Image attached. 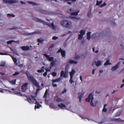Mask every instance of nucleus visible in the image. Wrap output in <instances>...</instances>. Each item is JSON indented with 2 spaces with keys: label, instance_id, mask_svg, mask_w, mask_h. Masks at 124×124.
<instances>
[{
  "label": "nucleus",
  "instance_id": "nucleus-5",
  "mask_svg": "<svg viewBox=\"0 0 124 124\" xmlns=\"http://www.w3.org/2000/svg\"><path fill=\"white\" fill-rule=\"evenodd\" d=\"M68 75V72L66 70V68H65V71L64 72L63 70H62L61 72L60 76L61 77H63L64 78H67Z\"/></svg>",
  "mask_w": 124,
  "mask_h": 124
},
{
  "label": "nucleus",
  "instance_id": "nucleus-28",
  "mask_svg": "<svg viewBox=\"0 0 124 124\" xmlns=\"http://www.w3.org/2000/svg\"><path fill=\"white\" fill-rule=\"evenodd\" d=\"M36 104L37 105V106L36 105H35V109L36 108L38 109L39 108L40 105L39 104V103L37 102V104Z\"/></svg>",
  "mask_w": 124,
  "mask_h": 124
},
{
  "label": "nucleus",
  "instance_id": "nucleus-51",
  "mask_svg": "<svg viewBox=\"0 0 124 124\" xmlns=\"http://www.w3.org/2000/svg\"><path fill=\"white\" fill-rule=\"evenodd\" d=\"M96 62H97L96 61H94L92 64V66H93L95 65H96Z\"/></svg>",
  "mask_w": 124,
  "mask_h": 124
},
{
  "label": "nucleus",
  "instance_id": "nucleus-22",
  "mask_svg": "<svg viewBox=\"0 0 124 124\" xmlns=\"http://www.w3.org/2000/svg\"><path fill=\"white\" fill-rule=\"evenodd\" d=\"M79 12V11H78L76 12L72 13L70 14V15H74L76 16L78 15V13Z\"/></svg>",
  "mask_w": 124,
  "mask_h": 124
},
{
  "label": "nucleus",
  "instance_id": "nucleus-16",
  "mask_svg": "<svg viewBox=\"0 0 124 124\" xmlns=\"http://www.w3.org/2000/svg\"><path fill=\"white\" fill-rule=\"evenodd\" d=\"M38 11L40 13H42L47 14V11L45 10H43L42 9H40L38 10Z\"/></svg>",
  "mask_w": 124,
  "mask_h": 124
},
{
  "label": "nucleus",
  "instance_id": "nucleus-18",
  "mask_svg": "<svg viewBox=\"0 0 124 124\" xmlns=\"http://www.w3.org/2000/svg\"><path fill=\"white\" fill-rule=\"evenodd\" d=\"M54 100L55 101L58 102H61L63 101V100L62 99L59 98H55Z\"/></svg>",
  "mask_w": 124,
  "mask_h": 124
},
{
  "label": "nucleus",
  "instance_id": "nucleus-53",
  "mask_svg": "<svg viewBox=\"0 0 124 124\" xmlns=\"http://www.w3.org/2000/svg\"><path fill=\"white\" fill-rule=\"evenodd\" d=\"M66 91H67L66 89H65L62 92L61 94H63L65 93H66Z\"/></svg>",
  "mask_w": 124,
  "mask_h": 124
},
{
  "label": "nucleus",
  "instance_id": "nucleus-38",
  "mask_svg": "<svg viewBox=\"0 0 124 124\" xmlns=\"http://www.w3.org/2000/svg\"><path fill=\"white\" fill-rule=\"evenodd\" d=\"M5 63L4 62H1V63L0 64V66H4L5 65Z\"/></svg>",
  "mask_w": 124,
  "mask_h": 124
},
{
  "label": "nucleus",
  "instance_id": "nucleus-39",
  "mask_svg": "<svg viewBox=\"0 0 124 124\" xmlns=\"http://www.w3.org/2000/svg\"><path fill=\"white\" fill-rule=\"evenodd\" d=\"M44 40H41L40 39H38V42L40 43H43V42L44 41Z\"/></svg>",
  "mask_w": 124,
  "mask_h": 124
},
{
  "label": "nucleus",
  "instance_id": "nucleus-33",
  "mask_svg": "<svg viewBox=\"0 0 124 124\" xmlns=\"http://www.w3.org/2000/svg\"><path fill=\"white\" fill-rule=\"evenodd\" d=\"M80 34L83 36L85 33V31H84L82 30L80 31Z\"/></svg>",
  "mask_w": 124,
  "mask_h": 124
},
{
  "label": "nucleus",
  "instance_id": "nucleus-1",
  "mask_svg": "<svg viewBox=\"0 0 124 124\" xmlns=\"http://www.w3.org/2000/svg\"><path fill=\"white\" fill-rule=\"evenodd\" d=\"M25 74L27 76L28 80L32 83V85H34L38 88H40L39 83L34 77L31 76L30 73L28 71L26 72Z\"/></svg>",
  "mask_w": 124,
  "mask_h": 124
},
{
  "label": "nucleus",
  "instance_id": "nucleus-23",
  "mask_svg": "<svg viewBox=\"0 0 124 124\" xmlns=\"http://www.w3.org/2000/svg\"><path fill=\"white\" fill-rule=\"evenodd\" d=\"M96 5L97 6H99V5L102 2V0H101L100 1H99L98 0H97L96 1Z\"/></svg>",
  "mask_w": 124,
  "mask_h": 124
},
{
  "label": "nucleus",
  "instance_id": "nucleus-41",
  "mask_svg": "<svg viewBox=\"0 0 124 124\" xmlns=\"http://www.w3.org/2000/svg\"><path fill=\"white\" fill-rule=\"evenodd\" d=\"M54 44H52L50 46L48 47V49H49L50 48H52L54 47Z\"/></svg>",
  "mask_w": 124,
  "mask_h": 124
},
{
  "label": "nucleus",
  "instance_id": "nucleus-3",
  "mask_svg": "<svg viewBox=\"0 0 124 124\" xmlns=\"http://www.w3.org/2000/svg\"><path fill=\"white\" fill-rule=\"evenodd\" d=\"M31 98L29 97H27V99L28 102L30 103H34L35 104H37V102L36 101V96H33L31 95Z\"/></svg>",
  "mask_w": 124,
  "mask_h": 124
},
{
  "label": "nucleus",
  "instance_id": "nucleus-55",
  "mask_svg": "<svg viewBox=\"0 0 124 124\" xmlns=\"http://www.w3.org/2000/svg\"><path fill=\"white\" fill-rule=\"evenodd\" d=\"M52 85L54 87H56L57 86V85L56 84H54V83H53L52 84Z\"/></svg>",
  "mask_w": 124,
  "mask_h": 124
},
{
  "label": "nucleus",
  "instance_id": "nucleus-47",
  "mask_svg": "<svg viewBox=\"0 0 124 124\" xmlns=\"http://www.w3.org/2000/svg\"><path fill=\"white\" fill-rule=\"evenodd\" d=\"M107 110V108H103L102 110V112H106Z\"/></svg>",
  "mask_w": 124,
  "mask_h": 124
},
{
  "label": "nucleus",
  "instance_id": "nucleus-30",
  "mask_svg": "<svg viewBox=\"0 0 124 124\" xmlns=\"http://www.w3.org/2000/svg\"><path fill=\"white\" fill-rule=\"evenodd\" d=\"M55 62L54 60L52 61L51 63V66L52 67H53L55 65Z\"/></svg>",
  "mask_w": 124,
  "mask_h": 124
},
{
  "label": "nucleus",
  "instance_id": "nucleus-27",
  "mask_svg": "<svg viewBox=\"0 0 124 124\" xmlns=\"http://www.w3.org/2000/svg\"><path fill=\"white\" fill-rule=\"evenodd\" d=\"M14 93L16 94H18V95L20 96H25V95H23V94H22V93H20V92H16L15 93Z\"/></svg>",
  "mask_w": 124,
  "mask_h": 124
},
{
  "label": "nucleus",
  "instance_id": "nucleus-43",
  "mask_svg": "<svg viewBox=\"0 0 124 124\" xmlns=\"http://www.w3.org/2000/svg\"><path fill=\"white\" fill-rule=\"evenodd\" d=\"M51 74L53 77H55L56 76L57 73L55 72H53Z\"/></svg>",
  "mask_w": 124,
  "mask_h": 124
},
{
  "label": "nucleus",
  "instance_id": "nucleus-26",
  "mask_svg": "<svg viewBox=\"0 0 124 124\" xmlns=\"http://www.w3.org/2000/svg\"><path fill=\"white\" fill-rule=\"evenodd\" d=\"M101 62L100 61H98L97 62L96 64V66L97 67L101 65Z\"/></svg>",
  "mask_w": 124,
  "mask_h": 124
},
{
  "label": "nucleus",
  "instance_id": "nucleus-54",
  "mask_svg": "<svg viewBox=\"0 0 124 124\" xmlns=\"http://www.w3.org/2000/svg\"><path fill=\"white\" fill-rule=\"evenodd\" d=\"M39 89H37L35 93V95H37V93H38L39 91Z\"/></svg>",
  "mask_w": 124,
  "mask_h": 124
},
{
  "label": "nucleus",
  "instance_id": "nucleus-8",
  "mask_svg": "<svg viewBox=\"0 0 124 124\" xmlns=\"http://www.w3.org/2000/svg\"><path fill=\"white\" fill-rule=\"evenodd\" d=\"M43 55L46 58H48V60L49 61H52L54 59V57H49L50 55H48L46 54H44Z\"/></svg>",
  "mask_w": 124,
  "mask_h": 124
},
{
  "label": "nucleus",
  "instance_id": "nucleus-32",
  "mask_svg": "<svg viewBox=\"0 0 124 124\" xmlns=\"http://www.w3.org/2000/svg\"><path fill=\"white\" fill-rule=\"evenodd\" d=\"M8 90L5 89H3L2 88H0V92L3 93L4 92V91L5 92H7Z\"/></svg>",
  "mask_w": 124,
  "mask_h": 124
},
{
  "label": "nucleus",
  "instance_id": "nucleus-7",
  "mask_svg": "<svg viewBox=\"0 0 124 124\" xmlns=\"http://www.w3.org/2000/svg\"><path fill=\"white\" fill-rule=\"evenodd\" d=\"M120 65V62L118 63L115 66L112 67L111 69L112 71H114L118 69Z\"/></svg>",
  "mask_w": 124,
  "mask_h": 124
},
{
  "label": "nucleus",
  "instance_id": "nucleus-36",
  "mask_svg": "<svg viewBox=\"0 0 124 124\" xmlns=\"http://www.w3.org/2000/svg\"><path fill=\"white\" fill-rule=\"evenodd\" d=\"M83 94H81L80 95H79L78 97V98H79V100L80 102H81V99L82 98V96H83Z\"/></svg>",
  "mask_w": 124,
  "mask_h": 124
},
{
  "label": "nucleus",
  "instance_id": "nucleus-37",
  "mask_svg": "<svg viewBox=\"0 0 124 124\" xmlns=\"http://www.w3.org/2000/svg\"><path fill=\"white\" fill-rule=\"evenodd\" d=\"M106 5V4L105 2H104L103 4H102L100 5V8H101L105 6Z\"/></svg>",
  "mask_w": 124,
  "mask_h": 124
},
{
  "label": "nucleus",
  "instance_id": "nucleus-15",
  "mask_svg": "<svg viewBox=\"0 0 124 124\" xmlns=\"http://www.w3.org/2000/svg\"><path fill=\"white\" fill-rule=\"evenodd\" d=\"M21 47L23 50H27L29 49V47L28 46H22Z\"/></svg>",
  "mask_w": 124,
  "mask_h": 124
},
{
  "label": "nucleus",
  "instance_id": "nucleus-12",
  "mask_svg": "<svg viewBox=\"0 0 124 124\" xmlns=\"http://www.w3.org/2000/svg\"><path fill=\"white\" fill-rule=\"evenodd\" d=\"M61 79V78H58L56 79H53L52 80V82L53 83H54L56 82H59Z\"/></svg>",
  "mask_w": 124,
  "mask_h": 124
},
{
  "label": "nucleus",
  "instance_id": "nucleus-58",
  "mask_svg": "<svg viewBox=\"0 0 124 124\" xmlns=\"http://www.w3.org/2000/svg\"><path fill=\"white\" fill-rule=\"evenodd\" d=\"M47 74V72L46 71L45 72V73L43 74V75L44 77H46Z\"/></svg>",
  "mask_w": 124,
  "mask_h": 124
},
{
  "label": "nucleus",
  "instance_id": "nucleus-21",
  "mask_svg": "<svg viewBox=\"0 0 124 124\" xmlns=\"http://www.w3.org/2000/svg\"><path fill=\"white\" fill-rule=\"evenodd\" d=\"M109 60H107L106 62L105 63L104 65L105 66H106L108 65H111V63L109 62Z\"/></svg>",
  "mask_w": 124,
  "mask_h": 124
},
{
  "label": "nucleus",
  "instance_id": "nucleus-25",
  "mask_svg": "<svg viewBox=\"0 0 124 124\" xmlns=\"http://www.w3.org/2000/svg\"><path fill=\"white\" fill-rule=\"evenodd\" d=\"M28 2L29 4H32L34 5H39L36 3L34 2L31 1H29Z\"/></svg>",
  "mask_w": 124,
  "mask_h": 124
},
{
  "label": "nucleus",
  "instance_id": "nucleus-9",
  "mask_svg": "<svg viewBox=\"0 0 124 124\" xmlns=\"http://www.w3.org/2000/svg\"><path fill=\"white\" fill-rule=\"evenodd\" d=\"M111 121H119L121 122H124V120H121V118H113L112 119Z\"/></svg>",
  "mask_w": 124,
  "mask_h": 124
},
{
  "label": "nucleus",
  "instance_id": "nucleus-60",
  "mask_svg": "<svg viewBox=\"0 0 124 124\" xmlns=\"http://www.w3.org/2000/svg\"><path fill=\"white\" fill-rule=\"evenodd\" d=\"M90 36H87V39L88 40H89L90 39Z\"/></svg>",
  "mask_w": 124,
  "mask_h": 124
},
{
  "label": "nucleus",
  "instance_id": "nucleus-29",
  "mask_svg": "<svg viewBox=\"0 0 124 124\" xmlns=\"http://www.w3.org/2000/svg\"><path fill=\"white\" fill-rule=\"evenodd\" d=\"M13 42H16L13 40H11L8 41L7 43L8 44H11Z\"/></svg>",
  "mask_w": 124,
  "mask_h": 124
},
{
  "label": "nucleus",
  "instance_id": "nucleus-17",
  "mask_svg": "<svg viewBox=\"0 0 124 124\" xmlns=\"http://www.w3.org/2000/svg\"><path fill=\"white\" fill-rule=\"evenodd\" d=\"M18 1L16 0H8V3L10 4L17 2Z\"/></svg>",
  "mask_w": 124,
  "mask_h": 124
},
{
  "label": "nucleus",
  "instance_id": "nucleus-64",
  "mask_svg": "<svg viewBox=\"0 0 124 124\" xmlns=\"http://www.w3.org/2000/svg\"><path fill=\"white\" fill-rule=\"evenodd\" d=\"M23 64H20L18 66L20 67H22L23 66Z\"/></svg>",
  "mask_w": 124,
  "mask_h": 124
},
{
  "label": "nucleus",
  "instance_id": "nucleus-61",
  "mask_svg": "<svg viewBox=\"0 0 124 124\" xmlns=\"http://www.w3.org/2000/svg\"><path fill=\"white\" fill-rule=\"evenodd\" d=\"M46 72H47V71L48 72L50 71V69H46Z\"/></svg>",
  "mask_w": 124,
  "mask_h": 124
},
{
  "label": "nucleus",
  "instance_id": "nucleus-14",
  "mask_svg": "<svg viewBox=\"0 0 124 124\" xmlns=\"http://www.w3.org/2000/svg\"><path fill=\"white\" fill-rule=\"evenodd\" d=\"M67 20L62 21L60 23V24L62 25L65 27V25L66 24Z\"/></svg>",
  "mask_w": 124,
  "mask_h": 124
},
{
  "label": "nucleus",
  "instance_id": "nucleus-31",
  "mask_svg": "<svg viewBox=\"0 0 124 124\" xmlns=\"http://www.w3.org/2000/svg\"><path fill=\"white\" fill-rule=\"evenodd\" d=\"M61 54L62 56L63 57H65V51L63 50L62 51V52L61 53Z\"/></svg>",
  "mask_w": 124,
  "mask_h": 124
},
{
  "label": "nucleus",
  "instance_id": "nucleus-20",
  "mask_svg": "<svg viewBox=\"0 0 124 124\" xmlns=\"http://www.w3.org/2000/svg\"><path fill=\"white\" fill-rule=\"evenodd\" d=\"M75 72L74 70H72L71 71L70 73V77L72 78H73V75L75 73Z\"/></svg>",
  "mask_w": 124,
  "mask_h": 124
},
{
  "label": "nucleus",
  "instance_id": "nucleus-10",
  "mask_svg": "<svg viewBox=\"0 0 124 124\" xmlns=\"http://www.w3.org/2000/svg\"><path fill=\"white\" fill-rule=\"evenodd\" d=\"M71 23L70 22L67 21L66 24L65 25V27L68 28H70L71 27Z\"/></svg>",
  "mask_w": 124,
  "mask_h": 124
},
{
  "label": "nucleus",
  "instance_id": "nucleus-6",
  "mask_svg": "<svg viewBox=\"0 0 124 124\" xmlns=\"http://www.w3.org/2000/svg\"><path fill=\"white\" fill-rule=\"evenodd\" d=\"M28 84V83H27L23 84L21 88L22 91H25L26 90Z\"/></svg>",
  "mask_w": 124,
  "mask_h": 124
},
{
  "label": "nucleus",
  "instance_id": "nucleus-46",
  "mask_svg": "<svg viewBox=\"0 0 124 124\" xmlns=\"http://www.w3.org/2000/svg\"><path fill=\"white\" fill-rule=\"evenodd\" d=\"M63 51V50L62 49V48H60L59 49V50L57 51V53H60V52H61H61H62V51Z\"/></svg>",
  "mask_w": 124,
  "mask_h": 124
},
{
  "label": "nucleus",
  "instance_id": "nucleus-63",
  "mask_svg": "<svg viewBox=\"0 0 124 124\" xmlns=\"http://www.w3.org/2000/svg\"><path fill=\"white\" fill-rule=\"evenodd\" d=\"M9 48L10 49L11 51L14 52V50L11 47H9Z\"/></svg>",
  "mask_w": 124,
  "mask_h": 124
},
{
  "label": "nucleus",
  "instance_id": "nucleus-45",
  "mask_svg": "<svg viewBox=\"0 0 124 124\" xmlns=\"http://www.w3.org/2000/svg\"><path fill=\"white\" fill-rule=\"evenodd\" d=\"M73 11V10L71 8L69 9L68 10V12L69 13H71V12H72Z\"/></svg>",
  "mask_w": 124,
  "mask_h": 124
},
{
  "label": "nucleus",
  "instance_id": "nucleus-48",
  "mask_svg": "<svg viewBox=\"0 0 124 124\" xmlns=\"http://www.w3.org/2000/svg\"><path fill=\"white\" fill-rule=\"evenodd\" d=\"M80 58V56L78 55H76L74 58L76 59H78Z\"/></svg>",
  "mask_w": 124,
  "mask_h": 124
},
{
  "label": "nucleus",
  "instance_id": "nucleus-11",
  "mask_svg": "<svg viewBox=\"0 0 124 124\" xmlns=\"http://www.w3.org/2000/svg\"><path fill=\"white\" fill-rule=\"evenodd\" d=\"M10 56L12 58L14 62V63L15 65H18L17 63V59L15 58L14 56L11 55H10Z\"/></svg>",
  "mask_w": 124,
  "mask_h": 124
},
{
  "label": "nucleus",
  "instance_id": "nucleus-49",
  "mask_svg": "<svg viewBox=\"0 0 124 124\" xmlns=\"http://www.w3.org/2000/svg\"><path fill=\"white\" fill-rule=\"evenodd\" d=\"M58 39V37H56L55 36H53L52 38L53 40H56V39Z\"/></svg>",
  "mask_w": 124,
  "mask_h": 124
},
{
  "label": "nucleus",
  "instance_id": "nucleus-59",
  "mask_svg": "<svg viewBox=\"0 0 124 124\" xmlns=\"http://www.w3.org/2000/svg\"><path fill=\"white\" fill-rule=\"evenodd\" d=\"M120 114L119 112H117L116 114V116H119L120 115Z\"/></svg>",
  "mask_w": 124,
  "mask_h": 124
},
{
  "label": "nucleus",
  "instance_id": "nucleus-56",
  "mask_svg": "<svg viewBox=\"0 0 124 124\" xmlns=\"http://www.w3.org/2000/svg\"><path fill=\"white\" fill-rule=\"evenodd\" d=\"M91 33V32H88L87 34V36H90V35Z\"/></svg>",
  "mask_w": 124,
  "mask_h": 124
},
{
  "label": "nucleus",
  "instance_id": "nucleus-44",
  "mask_svg": "<svg viewBox=\"0 0 124 124\" xmlns=\"http://www.w3.org/2000/svg\"><path fill=\"white\" fill-rule=\"evenodd\" d=\"M20 73V72L16 71L15 72V73L13 74V75L14 76H16L18 74Z\"/></svg>",
  "mask_w": 124,
  "mask_h": 124
},
{
  "label": "nucleus",
  "instance_id": "nucleus-2",
  "mask_svg": "<svg viewBox=\"0 0 124 124\" xmlns=\"http://www.w3.org/2000/svg\"><path fill=\"white\" fill-rule=\"evenodd\" d=\"M35 20L37 22L42 23L44 25L47 26H48L50 27L53 30H54L55 29V28L54 24L53 22L51 24H49L38 18H35Z\"/></svg>",
  "mask_w": 124,
  "mask_h": 124
},
{
  "label": "nucleus",
  "instance_id": "nucleus-13",
  "mask_svg": "<svg viewBox=\"0 0 124 124\" xmlns=\"http://www.w3.org/2000/svg\"><path fill=\"white\" fill-rule=\"evenodd\" d=\"M69 63L70 64H77L78 62L77 61H74L73 60L70 59L69 61Z\"/></svg>",
  "mask_w": 124,
  "mask_h": 124
},
{
  "label": "nucleus",
  "instance_id": "nucleus-50",
  "mask_svg": "<svg viewBox=\"0 0 124 124\" xmlns=\"http://www.w3.org/2000/svg\"><path fill=\"white\" fill-rule=\"evenodd\" d=\"M76 0H63L64 2H66L70 1V0H71L72 1H75Z\"/></svg>",
  "mask_w": 124,
  "mask_h": 124
},
{
  "label": "nucleus",
  "instance_id": "nucleus-35",
  "mask_svg": "<svg viewBox=\"0 0 124 124\" xmlns=\"http://www.w3.org/2000/svg\"><path fill=\"white\" fill-rule=\"evenodd\" d=\"M83 36L80 34H79L78 35V39H81L83 37Z\"/></svg>",
  "mask_w": 124,
  "mask_h": 124
},
{
  "label": "nucleus",
  "instance_id": "nucleus-4",
  "mask_svg": "<svg viewBox=\"0 0 124 124\" xmlns=\"http://www.w3.org/2000/svg\"><path fill=\"white\" fill-rule=\"evenodd\" d=\"M93 95L92 93H90L88 97L86 99V102H90V100H91V101L90 103L91 105L93 107L94 106L93 101Z\"/></svg>",
  "mask_w": 124,
  "mask_h": 124
},
{
  "label": "nucleus",
  "instance_id": "nucleus-34",
  "mask_svg": "<svg viewBox=\"0 0 124 124\" xmlns=\"http://www.w3.org/2000/svg\"><path fill=\"white\" fill-rule=\"evenodd\" d=\"M0 54L1 55H9L10 56L11 55L10 54H9L8 53H0Z\"/></svg>",
  "mask_w": 124,
  "mask_h": 124
},
{
  "label": "nucleus",
  "instance_id": "nucleus-62",
  "mask_svg": "<svg viewBox=\"0 0 124 124\" xmlns=\"http://www.w3.org/2000/svg\"><path fill=\"white\" fill-rule=\"evenodd\" d=\"M20 2V3L22 4H26V3L23 1H21Z\"/></svg>",
  "mask_w": 124,
  "mask_h": 124
},
{
  "label": "nucleus",
  "instance_id": "nucleus-40",
  "mask_svg": "<svg viewBox=\"0 0 124 124\" xmlns=\"http://www.w3.org/2000/svg\"><path fill=\"white\" fill-rule=\"evenodd\" d=\"M48 91V89H46V90L45 92V94H44V97H47L46 94L47 93Z\"/></svg>",
  "mask_w": 124,
  "mask_h": 124
},
{
  "label": "nucleus",
  "instance_id": "nucleus-52",
  "mask_svg": "<svg viewBox=\"0 0 124 124\" xmlns=\"http://www.w3.org/2000/svg\"><path fill=\"white\" fill-rule=\"evenodd\" d=\"M73 78H71V77H70V83L71 84L72 83L74 82L72 80Z\"/></svg>",
  "mask_w": 124,
  "mask_h": 124
},
{
  "label": "nucleus",
  "instance_id": "nucleus-57",
  "mask_svg": "<svg viewBox=\"0 0 124 124\" xmlns=\"http://www.w3.org/2000/svg\"><path fill=\"white\" fill-rule=\"evenodd\" d=\"M8 0H3V2L4 3H8Z\"/></svg>",
  "mask_w": 124,
  "mask_h": 124
},
{
  "label": "nucleus",
  "instance_id": "nucleus-24",
  "mask_svg": "<svg viewBox=\"0 0 124 124\" xmlns=\"http://www.w3.org/2000/svg\"><path fill=\"white\" fill-rule=\"evenodd\" d=\"M91 9L89 10L88 12L87 15L89 17H91L92 16L91 14Z\"/></svg>",
  "mask_w": 124,
  "mask_h": 124
},
{
  "label": "nucleus",
  "instance_id": "nucleus-42",
  "mask_svg": "<svg viewBox=\"0 0 124 124\" xmlns=\"http://www.w3.org/2000/svg\"><path fill=\"white\" fill-rule=\"evenodd\" d=\"M16 82V79L12 80L11 81V82L12 84H15Z\"/></svg>",
  "mask_w": 124,
  "mask_h": 124
},
{
  "label": "nucleus",
  "instance_id": "nucleus-19",
  "mask_svg": "<svg viewBox=\"0 0 124 124\" xmlns=\"http://www.w3.org/2000/svg\"><path fill=\"white\" fill-rule=\"evenodd\" d=\"M58 106L62 108H65L66 107V106L65 105L63 104L62 103H61L60 104H59L58 105Z\"/></svg>",
  "mask_w": 124,
  "mask_h": 124
}]
</instances>
